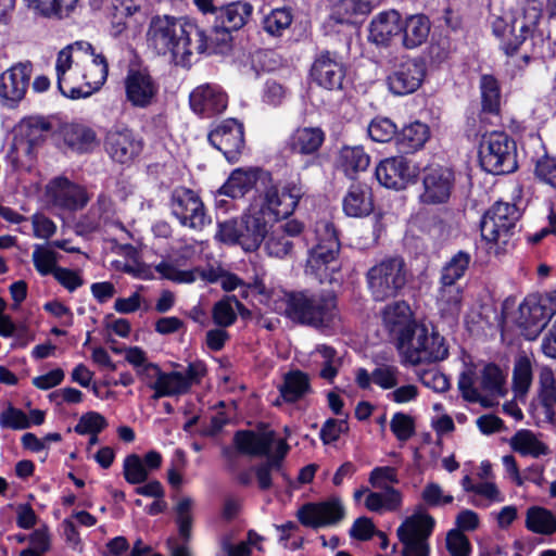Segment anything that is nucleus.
<instances>
[{"mask_svg":"<svg viewBox=\"0 0 556 556\" xmlns=\"http://www.w3.org/2000/svg\"><path fill=\"white\" fill-rule=\"evenodd\" d=\"M463 288L456 282L440 280L437 304L443 315L457 316L462 309Z\"/></svg>","mask_w":556,"mask_h":556,"instance_id":"obj_37","label":"nucleus"},{"mask_svg":"<svg viewBox=\"0 0 556 556\" xmlns=\"http://www.w3.org/2000/svg\"><path fill=\"white\" fill-rule=\"evenodd\" d=\"M401 33V15L395 10L377 14L369 24L368 40L376 46L388 47Z\"/></svg>","mask_w":556,"mask_h":556,"instance_id":"obj_28","label":"nucleus"},{"mask_svg":"<svg viewBox=\"0 0 556 556\" xmlns=\"http://www.w3.org/2000/svg\"><path fill=\"white\" fill-rule=\"evenodd\" d=\"M518 327L527 340H534L556 314V290L528 295L518 308Z\"/></svg>","mask_w":556,"mask_h":556,"instance_id":"obj_7","label":"nucleus"},{"mask_svg":"<svg viewBox=\"0 0 556 556\" xmlns=\"http://www.w3.org/2000/svg\"><path fill=\"white\" fill-rule=\"evenodd\" d=\"M274 442V431L239 430L233 435L236 450L249 456H268Z\"/></svg>","mask_w":556,"mask_h":556,"instance_id":"obj_29","label":"nucleus"},{"mask_svg":"<svg viewBox=\"0 0 556 556\" xmlns=\"http://www.w3.org/2000/svg\"><path fill=\"white\" fill-rule=\"evenodd\" d=\"M304 191L301 185L290 181L282 187L270 186L264 194V204L276 218H288L295 211Z\"/></svg>","mask_w":556,"mask_h":556,"instance_id":"obj_20","label":"nucleus"},{"mask_svg":"<svg viewBox=\"0 0 556 556\" xmlns=\"http://www.w3.org/2000/svg\"><path fill=\"white\" fill-rule=\"evenodd\" d=\"M316 244L309 250L308 257L332 262V266L340 263V240L334 225L328 219H320L315 224Z\"/></svg>","mask_w":556,"mask_h":556,"instance_id":"obj_23","label":"nucleus"},{"mask_svg":"<svg viewBox=\"0 0 556 556\" xmlns=\"http://www.w3.org/2000/svg\"><path fill=\"white\" fill-rule=\"evenodd\" d=\"M37 141H11L8 157L15 166H30L35 160V143Z\"/></svg>","mask_w":556,"mask_h":556,"instance_id":"obj_51","label":"nucleus"},{"mask_svg":"<svg viewBox=\"0 0 556 556\" xmlns=\"http://www.w3.org/2000/svg\"><path fill=\"white\" fill-rule=\"evenodd\" d=\"M147 41L156 54L169 55L176 65L186 67L190 65L193 52L210 50L213 37L206 36V31L192 21L157 15L149 24Z\"/></svg>","mask_w":556,"mask_h":556,"instance_id":"obj_1","label":"nucleus"},{"mask_svg":"<svg viewBox=\"0 0 556 556\" xmlns=\"http://www.w3.org/2000/svg\"><path fill=\"white\" fill-rule=\"evenodd\" d=\"M525 525L533 533L552 535L556 532V514L542 506H531L527 509Z\"/></svg>","mask_w":556,"mask_h":556,"instance_id":"obj_38","label":"nucleus"},{"mask_svg":"<svg viewBox=\"0 0 556 556\" xmlns=\"http://www.w3.org/2000/svg\"><path fill=\"white\" fill-rule=\"evenodd\" d=\"M471 263V255L465 251L455 253L442 267L440 280L458 282L466 274Z\"/></svg>","mask_w":556,"mask_h":556,"instance_id":"obj_45","label":"nucleus"},{"mask_svg":"<svg viewBox=\"0 0 556 556\" xmlns=\"http://www.w3.org/2000/svg\"><path fill=\"white\" fill-rule=\"evenodd\" d=\"M139 10L140 5L135 0H112L109 7L112 23L119 27V31L125 27V20Z\"/></svg>","mask_w":556,"mask_h":556,"instance_id":"obj_53","label":"nucleus"},{"mask_svg":"<svg viewBox=\"0 0 556 556\" xmlns=\"http://www.w3.org/2000/svg\"><path fill=\"white\" fill-rule=\"evenodd\" d=\"M445 541L446 548L451 556H470V541L462 531L457 529L450 530Z\"/></svg>","mask_w":556,"mask_h":556,"instance_id":"obj_60","label":"nucleus"},{"mask_svg":"<svg viewBox=\"0 0 556 556\" xmlns=\"http://www.w3.org/2000/svg\"><path fill=\"white\" fill-rule=\"evenodd\" d=\"M476 372L471 368L466 369L459 375L458 389L467 402H482L480 391L476 387Z\"/></svg>","mask_w":556,"mask_h":556,"instance_id":"obj_59","label":"nucleus"},{"mask_svg":"<svg viewBox=\"0 0 556 556\" xmlns=\"http://www.w3.org/2000/svg\"><path fill=\"white\" fill-rule=\"evenodd\" d=\"M431 30V22L425 14H413L401 23L402 45L414 50L427 42Z\"/></svg>","mask_w":556,"mask_h":556,"instance_id":"obj_30","label":"nucleus"},{"mask_svg":"<svg viewBox=\"0 0 556 556\" xmlns=\"http://www.w3.org/2000/svg\"><path fill=\"white\" fill-rule=\"evenodd\" d=\"M243 124L236 118H226L216 125L208 132V139L213 137H229L231 139H243Z\"/></svg>","mask_w":556,"mask_h":556,"instance_id":"obj_61","label":"nucleus"},{"mask_svg":"<svg viewBox=\"0 0 556 556\" xmlns=\"http://www.w3.org/2000/svg\"><path fill=\"white\" fill-rule=\"evenodd\" d=\"M311 380L307 374L301 370H291L283 377L279 392L285 402L295 403L311 393Z\"/></svg>","mask_w":556,"mask_h":556,"instance_id":"obj_36","label":"nucleus"},{"mask_svg":"<svg viewBox=\"0 0 556 556\" xmlns=\"http://www.w3.org/2000/svg\"><path fill=\"white\" fill-rule=\"evenodd\" d=\"M534 173L542 182L556 189V160L554 157L544 155L539 159Z\"/></svg>","mask_w":556,"mask_h":556,"instance_id":"obj_64","label":"nucleus"},{"mask_svg":"<svg viewBox=\"0 0 556 556\" xmlns=\"http://www.w3.org/2000/svg\"><path fill=\"white\" fill-rule=\"evenodd\" d=\"M142 371L150 375V378H155V381L150 383L149 387L154 390L153 399L157 400L164 396H176L188 393V383L184 379V374L180 371L164 372L156 364H148L143 367Z\"/></svg>","mask_w":556,"mask_h":556,"instance_id":"obj_26","label":"nucleus"},{"mask_svg":"<svg viewBox=\"0 0 556 556\" xmlns=\"http://www.w3.org/2000/svg\"><path fill=\"white\" fill-rule=\"evenodd\" d=\"M382 320L391 332L396 333L397 339L405 329H410V326L418 324L414 320L410 306L405 301L388 304L382 311Z\"/></svg>","mask_w":556,"mask_h":556,"instance_id":"obj_32","label":"nucleus"},{"mask_svg":"<svg viewBox=\"0 0 556 556\" xmlns=\"http://www.w3.org/2000/svg\"><path fill=\"white\" fill-rule=\"evenodd\" d=\"M418 172L417 165L400 155L381 161L375 174L380 185L389 189L402 190L416 180Z\"/></svg>","mask_w":556,"mask_h":556,"instance_id":"obj_17","label":"nucleus"},{"mask_svg":"<svg viewBox=\"0 0 556 556\" xmlns=\"http://www.w3.org/2000/svg\"><path fill=\"white\" fill-rule=\"evenodd\" d=\"M390 428L399 441H407L415 432L414 420L404 413H395L390 421Z\"/></svg>","mask_w":556,"mask_h":556,"instance_id":"obj_62","label":"nucleus"},{"mask_svg":"<svg viewBox=\"0 0 556 556\" xmlns=\"http://www.w3.org/2000/svg\"><path fill=\"white\" fill-rule=\"evenodd\" d=\"M142 141H106L105 150L115 162H130L142 149Z\"/></svg>","mask_w":556,"mask_h":556,"instance_id":"obj_48","label":"nucleus"},{"mask_svg":"<svg viewBox=\"0 0 556 556\" xmlns=\"http://www.w3.org/2000/svg\"><path fill=\"white\" fill-rule=\"evenodd\" d=\"M314 364L318 365V376L332 383L342 366V359L334 348L327 344H317L311 352Z\"/></svg>","mask_w":556,"mask_h":556,"instance_id":"obj_33","label":"nucleus"},{"mask_svg":"<svg viewBox=\"0 0 556 556\" xmlns=\"http://www.w3.org/2000/svg\"><path fill=\"white\" fill-rule=\"evenodd\" d=\"M189 103L197 115L210 118L226 110L228 97L218 85L203 84L192 90Z\"/></svg>","mask_w":556,"mask_h":556,"instance_id":"obj_21","label":"nucleus"},{"mask_svg":"<svg viewBox=\"0 0 556 556\" xmlns=\"http://www.w3.org/2000/svg\"><path fill=\"white\" fill-rule=\"evenodd\" d=\"M426 76V64L419 58H412L400 63L387 77L389 90L395 96L415 92Z\"/></svg>","mask_w":556,"mask_h":556,"instance_id":"obj_18","label":"nucleus"},{"mask_svg":"<svg viewBox=\"0 0 556 556\" xmlns=\"http://www.w3.org/2000/svg\"><path fill=\"white\" fill-rule=\"evenodd\" d=\"M236 305H240V301L236 296H225L216 302L212 309V318L215 325L226 328L235 324L237 320Z\"/></svg>","mask_w":556,"mask_h":556,"instance_id":"obj_47","label":"nucleus"},{"mask_svg":"<svg viewBox=\"0 0 556 556\" xmlns=\"http://www.w3.org/2000/svg\"><path fill=\"white\" fill-rule=\"evenodd\" d=\"M46 197L53 207L66 212L80 211L90 201L87 189L65 176L54 177L46 185Z\"/></svg>","mask_w":556,"mask_h":556,"instance_id":"obj_13","label":"nucleus"},{"mask_svg":"<svg viewBox=\"0 0 556 556\" xmlns=\"http://www.w3.org/2000/svg\"><path fill=\"white\" fill-rule=\"evenodd\" d=\"M293 12L291 8H277L273 9L266 14L262 21L263 29L274 37L282 36L283 31L288 29L293 22Z\"/></svg>","mask_w":556,"mask_h":556,"instance_id":"obj_44","label":"nucleus"},{"mask_svg":"<svg viewBox=\"0 0 556 556\" xmlns=\"http://www.w3.org/2000/svg\"><path fill=\"white\" fill-rule=\"evenodd\" d=\"M479 159L482 168L488 173H511L517 168L516 141H481Z\"/></svg>","mask_w":556,"mask_h":556,"instance_id":"obj_16","label":"nucleus"},{"mask_svg":"<svg viewBox=\"0 0 556 556\" xmlns=\"http://www.w3.org/2000/svg\"><path fill=\"white\" fill-rule=\"evenodd\" d=\"M331 264L330 261L307 257L305 273L314 277L319 283H332L338 281L337 275L340 273L341 263H338V266Z\"/></svg>","mask_w":556,"mask_h":556,"instance_id":"obj_46","label":"nucleus"},{"mask_svg":"<svg viewBox=\"0 0 556 556\" xmlns=\"http://www.w3.org/2000/svg\"><path fill=\"white\" fill-rule=\"evenodd\" d=\"M504 375L498 366L488 364L481 372L480 388L491 395H504Z\"/></svg>","mask_w":556,"mask_h":556,"instance_id":"obj_49","label":"nucleus"},{"mask_svg":"<svg viewBox=\"0 0 556 556\" xmlns=\"http://www.w3.org/2000/svg\"><path fill=\"white\" fill-rule=\"evenodd\" d=\"M0 427L2 429L24 430L30 427L28 416L11 403L0 413Z\"/></svg>","mask_w":556,"mask_h":556,"instance_id":"obj_56","label":"nucleus"},{"mask_svg":"<svg viewBox=\"0 0 556 556\" xmlns=\"http://www.w3.org/2000/svg\"><path fill=\"white\" fill-rule=\"evenodd\" d=\"M91 56V61L85 66L81 77L85 80L87 89L90 94L99 90L106 81L109 75V64L106 58L102 53L94 52Z\"/></svg>","mask_w":556,"mask_h":556,"instance_id":"obj_41","label":"nucleus"},{"mask_svg":"<svg viewBox=\"0 0 556 556\" xmlns=\"http://www.w3.org/2000/svg\"><path fill=\"white\" fill-rule=\"evenodd\" d=\"M265 249L270 256H275L278 258H283L291 254L293 249L292 241L287 238L283 233V231H279L277 229H274L266 242H265Z\"/></svg>","mask_w":556,"mask_h":556,"instance_id":"obj_55","label":"nucleus"},{"mask_svg":"<svg viewBox=\"0 0 556 556\" xmlns=\"http://www.w3.org/2000/svg\"><path fill=\"white\" fill-rule=\"evenodd\" d=\"M402 505V493L396 489H387L382 492H368L365 507L369 511H395Z\"/></svg>","mask_w":556,"mask_h":556,"instance_id":"obj_42","label":"nucleus"},{"mask_svg":"<svg viewBox=\"0 0 556 556\" xmlns=\"http://www.w3.org/2000/svg\"><path fill=\"white\" fill-rule=\"evenodd\" d=\"M73 56L68 48H63L59 53L55 62L56 85L60 92L71 99L86 98L90 96V91H84L81 87L72 84V74L66 76L72 70Z\"/></svg>","mask_w":556,"mask_h":556,"instance_id":"obj_31","label":"nucleus"},{"mask_svg":"<svg viewBox=\"0 0 556 556\" xmlns=\"http://www.w3.org/2000/svg\"><path fill=\"white\" fill-rule=\"evenodd\" d=\"M369 163L370 157L362 146H344L337 157L338 168L350 178H353L356 173L365 170Z\"/></svg>","mask_w":556,"mask_h":556,"instance_id":"obj_35","label":"nucleus"},{"mask_svg":"<svg viewBox=\"0 0 556 556\" xmlns=\"http://www.w3.org/2000/svg\"><path fill=\"white\" fill-rule=\"evenodd\" d=\"M27 7L45 17H68L79 0H24Z\"/></svg>","mask_w":556,"mask_h":556,"instance_id":"obj_40","label":"nucleus"},{"mask_svg":"<svg viewBox=\"0 0 556 556\" xmlns=\"http://www.w3.org/2000/svg\"><path fill=\"white\" fill-rule=\"evenodd\" d=\"M406 282L407 268L401 256L386 257L366 273L367 288L372 299L378 302L397 296Z\"/></svg>","mask_w":556,"mask_h":556,"instance_id":"obj_6","label":"nucleus"},{"mask_svg":"<svg viewBox=\"0 0 556 556\" xmlns=\"http://www.w3.org/2000/svg\"><path fill=\"white\" fill-rule=\"evenodd\" d=\"M480 93H481V123H485L484 115L491 114L495 117H498L501 111V86L498 80L489 74H483L480 77L479 83ZM502 132L496 129H489L485 125L481 126L479 132L476 135L477 137H481V139H485L488 136L501 135Z\"/></svg>","mask_w":556,"mask_h":556,"instance_id":"obj_25","label":"nucleus"},{"mask_svg":"<svg viewBox=\"0 0 556 556\" xmlns=\"http://www.w3.org/2000/svg\"><path fill=\"white\" fill-rule=\"evenodd\" d=\"M170 211L181 226L194 230H202L211 223L200 195L186 187H178L172 192Z\"/></svg>","mask_w":556,"mask_h":556,"instance_id":"obj_10","label":"nucleus"},{"mask_svg":"<svg viewBox=\"0 0 556 556\" xmlns=\"http://www.w3.org/2000/svg\"><path fill=\"white\" fill-rule=\"evenodd\" d=\"M368 481L375 489H394L392 484L399 483L397 469L391 466L375 467L369 473Z\"/></svg>","mask_w":556,"mask_h":556,"instance_id":"obj_57","label":"nucleus"},{"mask_svg":"<svg viewBox=\"0 0 556 556\" xmlns=\"http://www.w3.org/2000/svg\"><path fill=\"white\" fill-rule=\"evenodd\" d=\"M542 17L543 3L540 0H521L514 13H491L489 24L506 55H515L521 46L532 54H540L545 40L540 28Z\"/></svg>","mask_w":556,"mask_h":556,"instance_id":"obj_2","label":"nucleus"},{"mask_svg":"<svg viewBox=\"0 0 556 556\" xmlns=\"http://www.w3.org/2000/svg\"><path fill=\"white\" fill-rule=\"evenodd\" d=\"M33 75L29 61L12 65L0 75V104L15 109L25 98Z\"/></svg>","mask_w":556,"mask_h":556,"instance_id":"obj_15","label":"nucleus"},{"mask_svg":"<svg viewBox=\"0 0 556 556\" xmlns=\"http://www.w3.org/2000/svg\"><path fill=\"white\" fill-rule=\"evenodd\" d=\"M157 271L174 282L178 283H191L195 281L197 277L200 275L202 278H205L204 271L199 270L198 268L190 270H181L176 268L173 264L162 262L156 267Z\"/></svg>","mask_w":556,"mask_h":556,"instance_id":"obj_54","label":"nucleus"},{"mask_svg":"<svg viewBox=\"0 0 556 556\" xmlns=\"http://www.w3.org/2000/svg\"><path fill=\"white\" fill-rule=\"evenodd\" d=\"M60 254L52 249V245L35 244L31 261L35 269L40 276L53 275L58 266Z\"/></svg>","mask_w":556,"mask_h":556,"instance_id":"obj_43","label":"nucleus"},{"mask_svg":"<svg viewBox=\"0 0 556 556\" xmlns=\"http://www.w3.org/2000/svg\"><path fill=\"white\" fill-rule=\"evenodd\" d=\"M511 448L522 456L540 457L547 455L548 446L543 443L532 431L519 430L510 439Z\"/></svg>","mask_w":556,"mask_h":556,"instance_id":"obj_39","label":"nucleus"},{"mask_svg":"<svg viewBox=\"0 0 556 556\" xmlns=\"http://www.w3.org/2000/svg\"><path fill=\"white\" fill-rule=\"evenodd\" d=\"M435 520L427 513H415L407 517L396 529V535L402 543L401 556H430L431 536Z\"/></svg>","mask_w":556,"mask_h":556,"instance_id":"obj_8","label":"nucleus"},{"mask_svg":"<svg viewBox=\"0 0 556 556\" xmlns=\"http://www.w3.org/2000/svg\"><path fill=\"white\" fill-rule=\"evenodd\" d=\"M123 475L128 483L140 484L147 481L149 470L139 455L130 454L124 459Z\"/></svg>","mask_w":556,"mask_h":556,"instance_id":"obj_50","label":"nucleus"},{"mask_svg":"<svg viewBox=\"0 0 556 556\" xmlns=\"http://www.w3.org/2000/svg\"><path fill=\"white\" fill-rule=\"evenodd\" d=\"M253 5L247 1H235L218 8L216 11L215 24L210 34L213 42H210V49H215L227 45L231 40L230 33L242 28L251 18Z\"/></svg>","mask_w":556,"mask_h":556,"instance_id":"obj_9","label":"nucleus"},{"mask_svg":"<svg viewBox=\"0 0 556 556\" xmlns=\"http://www.w3.org/2000/svg\"><path fill=\"white\" fill-rule=\"evenodd\" d=\"M241 247L252 252L260 248L268 235V223L263 207L251 206L241 217Z\"/></svg>","mask_w":556,"mask_h":556,"instance_id":"obj_24","label":"nucleus"},{"mask_svg":"<svg viewBox=\"0 0 556 556\" xmlns=\"http://www.w3.org/2000/svg\"><path fill=\"white\" fill-rule=\"evenodd\" d=\"M455 186V174L452 168L435 165L429 166L422 173V192L419 202L428 205L446 203Z\"/></svg>","mask_w":556,"mask_h":556,"instance_id":"obj_14","label":"nucleus"},{"mask_svg":"<svg viewBox=\"0 0 556 556\" xmlns=\"http://www.w3.org/2000/svg\"><path fill=\"white\" fill-rule=\"evenodd\" d=\"M127 100L136 108L149 106L159 92V85L148 70L130 68L125 78Z\"/></svg>","mask_w":556,"mask_h":556,"instance_id":"obj_22","label":"nucleus"},{"mask_svg":"<svg viewBox=\"0 0 556 556\" xmlns=\"http://www.w3.org/2000/svg\"><path fill=\"white\" fill-rule=\"evenodd\" d=\"M401 371L397 366L381 364L371 371L372 382L383 390L399 386Z\"/></svg>","mask_w":556,"mask_h":556,"instance_id":"obj_52","label":"nucleus"},{"mask_svg":"<svg viewBox=\"0 0 556 556\" xmlns=\"http://www.w3.org/2000/svg\"><path fill=\"white\" fill-rule=\"evenodd\" d=\"M296 517L303 526L318 529L336 525L342 520L344 507L338 498L319 503H307L298 510Z\"/></svg>","mask_w":556,"mask_h":556,"instance_id":"obj_19","label":"nucleus"},{"mask_svg":"<svg viewBox=\"0 0 556 556\" xmlns=\"http://www.w3.org/2000/svg\"><path fill=\"white\" fill-rule=\"evenodd\" d=\"M342 210L349 217L362 218L374 211L371 188L364 182H353L342 199Z\"/></svg>","mask_w":556,"mask_h":556,"instance_id":"obj_27","label":"nucleus"},{"mask_svg":"<svg viewBox=\"0 0 556 556\" xmlns=\"http://www.w3.org/2000/svg\"><path fill=\"white\" fill-rule=\"evenodd\" d=\"M520 212L515 204L498 201L483 215L480 231L483 240L506 243L509 231L515 227Z\"/></svg>","mask_w":556,"mask_h":556,"instance_id":"obj_11","label":"nucleus"},{"mask_svg":"<svg viewBox=\"0 0 556 556\" xmlns=\"http://www.w3.org/2000/svg\"><path fill=\"white\" fill-rule=\"evenodd\" d=\"M257 181V170L241 168L235 169L224 185L218 189L217 193L231 199L244 197L252 190Z\"/></svg>","mask_w":556,"mask_h":556,"instance_id":"obj_34","label":"nucleus"},{"mask_svg":"<svg viewBox=\"0 0 556 556\" xmlns=\"http://www.w3.org/2000/svg\"><path fill=\"white\" fill-rule=\"evenodd\" d=\"M421 498L430 507H438L451 504L454 497L445 494L439 483L429 482L422 490Z\"/></svg>","mask_w":556,"mask_h":556,"instance_id":"obj_63","label":"nucleus"},{"mask_svg":"<svg viewBox=\"0 0 556 556\" xmlns=\"http://www.w3.org/2000/svg\"><path fill=\"white\" fill-rule=\"evenodd\" d=\"M108 427L106 419L97 412H88L84 414L76 426L74 427V431L80 435L90 434V433H100Z\"/></svg>","mask_w":556,"mask_h":556,"instance_id":"obj_58","label":"nucleus"},{"mask_svg":"<svg viewBox=\"0 0 556 556\" xmlns=\"http://www.w3.org/2000/svg\"><path fill=\"white\" fill-rule=\"evenodd\" d=\"M402 362L413 366L443 361L448 355L444 338L424 323L410 326L399 337Z\"/></svg>","mask_w":556,"mask_h":556,"instance_id":"obj_4","label":"nucleus"},{"mask_svg":"<svg viewBox=\"0 0 556 556\" xmlns=\"http://www.w3.org/2000/svg\"><path fill=\"white\" fill-rule=\"evenodd\" d=\"M346 76V64L337 51L321 50L314 56L309 77L318 87L329 91L343 89Z\"/></svg>","mask_w":556,"mask_h":556,"instance_id":"obj_12","label":"nucleus"},{"mask_svg":"<svg viewBox=\"0 0 556 556\" xmlns=\"http://www.w3.org/2000/svg\"><path fill=\"white\" fill-rule=\"evenodd\" d=\"M13 139H40L51 136L60 139H96L97 134L81 123H68L56 115H30L22 118L12 130Z\"/></svg>","mask_w":556,"mask_h":556,"instance_id":"obj_5","label":"nucleus"},{"mask_svg":"<svg viewBox=\"0 0 556 556\" xmlns=\"http://www.w3.org/2000/svg\"><path fill=\"white\" fill-rule=\"evenodd\" d=\"M283 300L285 315L293 323L329 332L341 321L338 299L332 292L291 291L285 293Z\"/></svg>","mask_w":556,"mask_h":556,"instance_id":"obj_3","label":"nucleus"}]
</instances>
